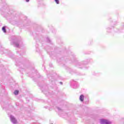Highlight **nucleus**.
<instances>
[{
    "label": "nucleus",
    "instance_id": "1",
    "mask_svg": "<svg viewBox=\"0 0 124 124\" xmlns=\"http://www.w3.org/2000/svg\"><path fill=\"white\" fill-rule=\"evenodd\" d=\"M102 124H111V122L108 121V120H105L104 119L101 120Z\"/></svg>",
    "mask_w": 124,
    "mask_h": 124
},
{
    "label": "nucleus",
    "instance_id": "2",
    "mask_svg": "<svg viewBox=\"0 0 124 124\" xmlns=\"http://www.w3.org/2000/svg\"><path fill=\"white\" fill-rule=\"evenodd\" d=\"M80 101H84V95H81L79 97Z\"/></svg>",
    "mask_w": 124,
    "mask_h": 124
},
{
    "label": "nucleus",
    "instance_id": "3",
    "mask_svg": "<svg viewBox=\"0 0 124 124\" xmlns=\"http://www.w3.org/2000/svg\"><path fill=\"white\" fill-rule=\"evenodd\" d=\"M2 30L4 32H6V30L5 27H2Z\"/></svg>",
    "mask_w": 124,
    "mask_h": 124
},
{
    "label": "nucleus",
    "instance_id": "4",
    "mask_svg": "<svg viewBox=\"0 0 124 124\" xmlns=\"http://www.w3.org/2000/svg\"><path fill=\"white\" fill-rule=\"evenodd\" d=\"M19 93V91H16L14 92V94H16V95H17Z\"/></svg>",
    "mask_w": 124,
    "mask_h": 124
},
{
    "label": "nucleus",
    "instance_id": "5",
    "mask_svg": "<svg viewBox=\"0 0 124 124\" xmlns=\"http://www.w3.org/2000/svg\"><path fill=\"white\" fill-rule=\"evenodd\" d=\"M55 2L57 3V4H59L60 3V1L59 0H55Z\"/></svg>",
    "mask_w": 124,
    "mask_h": 124
},
{
    "label": "nucleus",
    "instance_id": "6",
    "mask_svg": "<svg viewBox=\"0 0 124 124\" xmlns=\"http://www.w3.org/2000/svg\"><path fill=\"white\" fill-rule=\"evenodd\" d=\"M26 1H27V2H29L30 1V0H26Z\"/></svg>",
    "mask_w": 124,
    "mask_h": 124
},
{
    "label": "nucleus",
    "instance_id": "7",
    "mask_svg": "<svg viewBox=\"0 0 124 124\" xmlns=\"http://www.w3.org/2000/svg\"><path fill=\"white\" fill-rule=\"evenodd\" d=\"M13 121H15V119L13 118V119H12V121L13 122Z\"/></svg>",
    "mask_w": 124,
    "mask_h": 124
}]
</instances>
